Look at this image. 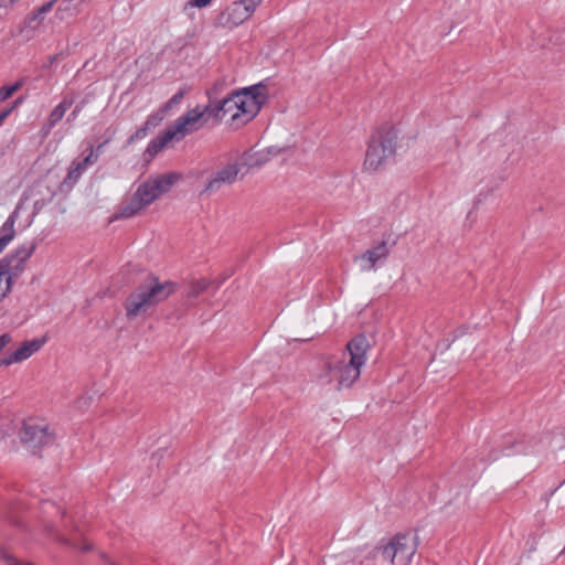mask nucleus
Segmentation results:
<instances>
[{
    "label": "nucleus",
    "instance_id": "nucleus-7",
    "mask_svg": "<svg viewBox=\"0 0 565 565\" xmlns=\"http://www.w3.org/2000/svg\"><path fill=\"white\" fill-rule=\"evenodd\" d=\"M418 548V537L411 533L395 534L382 548L385 559L392 565H411Z\"/></svg>",
    "mask_w": 565,
    "mask_h": 565
},
{
    "label": "nucleus",
    "instance_id": "nucleus-11",
    "mask_svg": "<svg viewBox=\"0 0 565 565\" xmlns=\"http://www.w3.org/2000/svg\"><path fill=\"white\" fill-rule=\"evenodd\" d=\"M21 440L35 447L49 444L52 436L47 431V426L26 422L21 430Z\"/></svg>",
    "mask_w": 565,
    "mask_h": 565
},
{
    "label": "nucleus",
    "instance_id": "nucleus-17",
    "mask_svg": "<svg viewBox=\"0 0 565 565\" xmlns=\"http://www.w3.org/2000/svg\"><path fill=\"white\" fill-rule=\"evenodd\" d=\"M22 82H15L11 85H4L0 88V104L9 99L14 93L22 87Z\"/></svg>",
    "mask_w": 565,
    "mask_h": 565
},
{
    "label": "nucleus",
    "instance_id": "nucleus-9",
    "mask_svg": "<svg viewBox=\"0 0 565 565\" xmlns=\"http://www.w3.org/2000/svg\"><path fill=\"white\" fill-rule=\"evenodd\" d=\"M45 343V339H33L22 342L14 351L0 359L1 366L21 363L36 353Z\"/></svg>",
    "mask_w": 565,
    "mask_h": 565
},
{
    "label": "nucleus",
    "instance_id": "nucleus-16",
    "mask_svg": "<svg viewBox=\"0 0 565 565\" xmlns=\"http://www.w3.org/2000/svg\"><path fill=\"white\" fill-rule=\"evenodd\" d=\"M73 100L63 99L50 114L49 122L51 126L56 125L64 117L65 113L72 106Z\"/></svg>",
    "mask_w": 565,
    "mask_h": 565
},
{
    "label": "nucleus",
    "instance_id": "nucleus-13",
    "mask_svg": "<svg viewBox=\"0 0 565 565\" xmlns=\"http://www.w3.org/2000/svg\"><path fill=\"white\" fill-rule=\"evenodd\" d=\"M388 256V248L386 246V243L385 242H382L381 244H379L377 246H375L374 248H371V249H367L362 256H361V259L363 260H366L367 262V268H373L375 266V264L380 260V259H384Z\"/></svg>",
    "mask_w": 565,
    "mask_h": 565
},
{
    "label": "nucleus",
    "instance_id": "nucleus-14",
    "mask_svg": "<svg viewBox=\"0 0 565 565\" xmlns=\"http://www.w3.org/2000/svg\"><path fill=\"white\" fill-rule=\"evenodd\" d=\"M237 173L238 169L236 166H228L224 168L209 182L206 190H214L222 182H232L235 180Z\"/></svg>",
    "mask_w": 565,
    "mask_h": 565
},
{
    "label": "nucleus",
    "instance_id": "nucleus-3",
    "mask_svg": "<svg viewBox=\"0 0 565 565\" xmlns=\"http://www.w3.org/2000/svg\"><path fill=\"white\" fill-rule=\"evenodd\" d=\"M213 116L212 104L204 107L196 106L180 116L173 124L149 143L147 151L157 154L172 142H179L186 136L202 129L210 117Z\"/></svg>",
    "mask_w": 565,
    "mask_h": 565
},
{
    "label": "nucleus",
    "instance_id": "nucleus-1",
    "mask_svg": "<svg viewBox=\"0 0 565 565\" xmlns=\"http://www.w3.org/2000/svg\"><path fill=\"white\" fill-rule=\"evenodd\" d=\"M367 340L358 335L348 342L340 354L326 358L317 381L329 390L340 391L351 387L360 377L361 367L366 361Z\"/></svg>",
    "mask_w": 565,
    "mask_h": 565
},
{
    "label": "nucleus",
    "instance_id": "nucleus-2",
    "mask_svg": "<svg viewBox=\"0 0 565 565\" xmlns=\"http://www.w3.org/2000/svg\"><path fill=\"white\" fill-rule=\"evenodd\" d=\"M265 96L258 87L235 92L220 103L212 105L216 121L225 120L235 128L249 122L259 111Z\"/></svg>",
    "mask_w": 565,
    "mask_h": 565
},
{
    "label": "nucleus",
    "instance_id": "nucleus-20",
    "mask_svg": "<svg viewBox=\"0 0 565 565\" xmlns=\"http://www.w3.org/2000/svg\"><path fill=\"white\" fill-rule=\"evenodd\" d=\"M23 98L22 97H19L17 98L13 103L10 104V106L6 107L1 113H0V119L2 121L6 120V118L22 103Z\"/></svg>",
    "mask_w": 565,
    "mask_h": 565
},
{
    "label": "nucleus",
    "instance_id": "nucleus-5",
    "mask_svg": "<svg viewBox=\"0 0 565 565\" xmlns=\"http://www.w3.org/2000/svg\"><path fill=\"white\" fill-rule=\"evenodd\" d=\"M180 174L171 172L150 178L142 182L137 188L130 200L122 205L119 212V216L122 218L135 216L157 199L167 193L173 186V184L180 180Z\"/></svg>",
    "mask_w": 565,
    "mask_h": 565
},
{
    "label": "nucleus",
    "instance_id": "nucleus-12",
    "mask_svg": "<svg viewBox=\"0 0 565 565\" xmlns=\"http://www.w3.org/2000/svg\"><path fill=\"white\" fill-rule=\"evenodd\" d=\"M56 1L57 0H51L49 2H45L40 8L34 10L32 13H30L25 18L26 26L31 28V29L39 28L43 23L44 14H46L47 12H50L52 10V8Z\"/></svg>",
    "mask_w": 565,
    "mask_h": 565
},
{
    "label": "nucleus",
    "instance_id": "nucleus-22",
    "mask_svg": "<svg viewBox=\"0 0 565 565\" xmlns=\"http://www.w3.org/2000/svg\"><path fill=\"white\" fill-rule=\"evenodd\" d=\"M12 342L10 333H2L0 335V353Z\"/></svg>",
    "mask_w": 565,
    "mask_h": 565
},
{
    "label": "nucleus",
    "instance_id": "nucleus-26",
    "mask_svg": "<svg viewBox=\"0 0 565 565\" xmlns=\"http://www.w3.org/2000/svg\"><path fill=\"white\" fill-rule=\"evenodd\" d=\"M11 6H12V4H9V3H8V0H1V1H0V9H1V8H9V7H11Z\"/></svg>",
    "mask_w": 565,
    "mask_h": 565
},
{
    "label": "nucleus",
    "instance_id": "nucleus-18",
    "mask_svg": "<svg viewBox=\"0 0 565 565\" xmlns=\"http://www.w3.org/2000/svg\"><path fill=\"white\" fill-rule=\"evenodd\" d=\"M85 169H86L85 163H83L82 161H79V162L74 161L72 163V166L70 167V170L67 173V179L74 180V181L77 180Z\"/></svg>",
    "mask_w": 565,
    "mask_h": 565
},
{
    "label": "nucleus",
    "instance_id": "nucleus-4",
    "mask_svg": "<svg viewBox=\"0 0 565 565\" xmlns=\"http://www.w3.org/2000/svg\"><path fill=\"white\" fill-rule=\"evenodd\" d=\"M174 291V282L161 281L157 277L149 276L126 298L124 308L127 318L132 319L146 313L150 308L167 300Z\"/></svg>",
    "mask_w": 565,
    "mask_h": 565
},
{
    "label": "nucleus",
    "instance_id": "nucleus-15",
    "mask_svg": "<svg viewBox=\"0 0 565 565\" xmlns=\"http://www.w3.org/2000/svg\"><path fill=\"white\" fill-rule=\"evenodd\" d=\"M14 223H15V218H14V216L11 215L3 223V225L0 230V253L8 246V244L15 236Z\"/></svg>",
    "mask_w": 565,
    "mask_h": 565
},
{
    "label": "nucleus",
    "instance_id": "nucleus-24",
    "mask_svg": "<svg viewBox=\"0 0 565 565\" xmlns=\"http://www.w3.org/2000/svg\"><path fill=\"white\" fill-rule=\"evenodd\" d=\"M97 159V154L94 153L93 148L89 151V154L82 161L87 167L88 164L95 162Z\"/></svg>",
    "mask_w": 565,
    "mask_h": 565
},
{
    "label": "nucleus",
    "instance_id": "nucleus-19",
    "mask_svg": "<svg viewBox=\"0 0 565 565\" xmlns=\"http://www.w3.org/2000/svg\"><path fill=\"white\" fill-rule=\"evenodd\" d=\"M12 282L7 279L6 276H3L2 273H0V301L7 296V294L11 289Z\"/></svg>",
    "mask_w": 565,
    "mask_h": 565
},
{
    "label": "nucleus",
    "instance_id": "nucleus-8",
    "mask_svg": "<svg viewBox=\"0 0 565 565\" xmlns=\"http://www.w3.org/2000/svg\"><path fill=\"white\" fill-rule=\"evenodd\" d=\"M262 1L263 0H239L233 2L221 12L218 17L220 24L228 29L238 26L252 17Z\"/></svg>",
    "mask_w": 565,
    "mask_h": 565
},
{
    "label": "nucleus",
    "instance_id": "nucleus-10",
    "mask_svg": "<svg viewBox=\"0 0 565 565\" xmlns=\"http://www.w3.org/2000/svg\"><path fill=\"white\" fill-rule=\"evenodd\" d=\"M29 255L18 252L0 260V273L13 282L24 271Z\"/></svg>",
    "mask_w": 565,
    "mask_h": 565
},
{
    "label": "nucleus",
    "instance_id": "nucleus-27",
    "mask_svg": "<svg viewBox=\"0 0 565 565\" xmlns=\"http://www.w3.org/2000/svg\"><path fill=\"white\" fill-rule=\"evenodd\" d=\"M19 0H8V3L9 4H14L15 2H18Z\"/></svg>",
    "mask_w": 565,
    "mask_h": 565
},
{
    "label": "nucleus",
    "instance_id": "nucleus-25",
    "mask_svg": "<svg viewBox=\"0 0 565 565\" xmlns=\"http://www.w3.org/2000/svg\"><path fill=\"white\" fill-rule=\"evenodd\" d=\"M212 0H191L190 1V4L192 7H196V8H204L206 7L207 4H210Z\"/></svg>",
    "mask_w": 565,
    "mask_h": 565
},
{
    "label": "nucleus",
    "instance_id": "nucleus-23",
    "mask_svg": "<svg viewBox=\"0 0 565 565\" xmlns=\"http://www.w3.org/2000/svg\"><path fill=\"white\" fill-rule=\"evenodd\" d=\"M207 287V282L205 280L196 281L192 285V294L198 295L203 291Z\"/></svg>",
    "mask_w": 565,
    "mask_h": 565
},
{
    "label": "nucleus",
    "instance_id": "nucleus-21",
    "mask_svg": "<svg viewBox=\"0 0 565 565\" xmlns=\"http://www.w3.org/2000/svg\"><path fill=\"white\" fill-rule=\"evenodd\" d=\"M185 95V90L181 89L177 94H174L166 104L167 109H171L173 106L180 104Z\"/></svg>",
    "mask_w": 565,
    "mask_h": 565
},
{
    "label": "nucleus",
    "instance_id": "nucleus-6",
    "mask_svg": "<svg viewBox=\"0 0 565 565\" xmlns=\"http://www.w3.org/2000/svg\"><path fill=\"white\" fill-rule=\"evenodd\" d=\"M396 131L391 124L380 126L367 143L363 169L367 172L379 171L394 154Z\"/></svg>",
    "mask_w": 565,
    "mask_h": 565
},
{
    "label": "nucleus",
    "instance_id": "nucleus-28",
    "mask_svg": "<svg viewBox=\"0 0 565 565\" xmlns=\"http://www.w3.org/2000/svg\"><path fill=\"white\" fill-rule=\"evenodd\" d=\"M3 124V121L0 119V126Z\"/></svg>",
    "mask_w": 565,
    "mask_h": 565
}]
</instances>
